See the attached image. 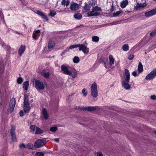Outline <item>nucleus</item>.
Listing matches in <instances>:
<instances>
[{
    "label": "nucleus",
    "instance_id": "1",
    "mask_svg": "<svg viewBox=\"0 0 156 156\" xmlns=\"http://www.w3.org/2000/svg\"><path fill=\"white\" fill-rule=\"evenodd\" d=\"M33 84H35L34 87L38 90H44L45 86L46 85V83L42 81L34 79Z\"/></svg>",
    "mask_w": 156,
    "mask_h": 156
},
{
    "label": "nucleus",
    "instance_id": "2",
    "mask_svg": "<svg viewBox=\"0 0 156 156\" xmlns=\"http://www.w3.org/2000/svg\"><path fill=\"white\" fill-rule=\"evenodd\" d=\"M101 11V8L98 6L93 7L92 9V11L88 12V16H98L100 14Z\"/></svg>",
    "mask_w": 156,
    "mask_h": 156
},
{
    "label": "nucleus",
    "instance_id": "3",
    "mask_svg": "<svg viewBox=\"0 0 156 156\" xmlns=\"http://www.w3.org/2000/svg\"><path fill=\"white\" fill-rule=\"evenodd\" d=\"M24 109L25 112L28 113L29 112L30 108L29 106V104L28 101V97L27 94H25L24 97Z\"/></svg>",
    "mask_w": 156,
    "mask_h": 156
},
{
    "label": "nucleus",
    "instance_id": "4",
    "mask_svg": "<svg viewBox=\"0 0 156 156\" xmlns=\"http://www.w3.org/2000/svg\"><path fill=\"white\" fill-rule=\"evenodd\" d=\"M91 95L94 98H96L98 96L97 84L95 82H94L91 85Z\"/></svg>",
    "mask_w": 156,
    "mask_h": 156
},
{
    "label": "nucleus",
    "instance_id": "5",
    "mask_svg": "<svg viewBox=\"0 0 156 156\" xmlns=\"http://www.w3.org/2000/svg\"><path fill=\"white\" fill-rule=\"evenodd\" d=\"M16 104V100L14 98H12L10 100L9 108L7 111L8 114H11L14 110Z\"/></svg>",
    "mask_w": 156,
    "mask_h": 156
},
{
    "label": "nucleus",
    "instance_id": "6",
    "mask_svg": "<svg viewBox=\"0 0 156 156\" xmlns=\"http://www.w3.org/2000/svg\"><path fill=\"white\" fill-rule=\"evenodd\" d=\"M77 75V71L74 69L69 70V80L70 81H73Z\"/></svg>",
    "mask_w": 156,
    "mask_h": 156
},
{
    "label": "nucleus",
    "instance_id": "7",
    "mask_svg": "<svg viewBox=\"0 0 156 156\" xmlns=\"http://www.w3.org/2000/svg\"><path fill=\"white\" fill-rule=\"evenodd\" d=\"M156 76V68L153 69L146 76L145 79L146 80H152L154 79Z\"/></svg>",
    "mask_w": 156,
    "mask_h": 156
},
{
    "label": "nucleus",
    "instance_id": "8",
    "mask_svg": "<svg viewBox=\"0 0 156 156\" xmlns=\"http://www.w3.org/2000/svg\"><path fill=\"white\" fill-rule=\"evenodd\" d=\"M79 51H82L85 54L87 55L89 52V48L83 44H78Z\"/></svg>",
    "mask_w": 156,
    "mask_h": 156
},
{
    "label": "nucleus",
    "instance_id": "9",
    "mask_svg": "<svg viewBox=\"0 0 156 156\" xmlns=\"http://www.w3.org/2000/svg\"><path fill=\"white\" fill-rule=\"evenodd\" d=\"M45 145V141L41 139H39L37 140L34 143V146L37 148L43 146Z\"/></svg>",
    "mask_w": 156,
    "mask_h": 156
},
{
    "label": "nucleus",
    "instance_id": "10",
    "mask_svg": "<svg viewBox=\"0 0 156 156\" xmlns=\"http://www.w3.org/2000/svg\"><path fill=\"white\" fill-rule=\"evenodd\" d=\"M155 14H156V8L145 12V16L146 17H149Z\"/></svg>",
    "mask_w": 156,
    "mask_h": 156
},
{
    "label": "nucleus",
    "instance_id": "11",
    "mask_svg": "<svg viewBox=\"0 0 156 156\" xmlns=\"http://www.w3.org/2000/svg\"><path fill=\"white\" fill-rule=\"evenodd\" d=\"M129 81L124 80L122 82V87L125 89L128 90L130 88L131 86L129 84Z\"/></svg>",
    "mask_w": 156,
    "mask_h": 156
},
{
    "label": "nucleus",
    "instance_id": "12",
    "mask_svg": "<svg viewBox=\"0 0 156 156\" xmlns=\"http://www.w3.org/2000/svg\"><path fill=\"white\" fill-rule=\"evenodd\" d=\"M35 13L46 21H48V19L47 16L42 12L39 10H37L35 12Z\"/></svg>",
    "mask_w": 156,
    "mask_h": 156
},
{
    "label": "nucleus",
    "instance_id": "13",
    "mask_svg": "<svg viewBox=\"0 0 156 156\" xmlns=\"http://www.w3.org/2000/svg\"><path fill=\"white\" fill-rule=\"evenodd\" d=\"M130 74L129 70L126 69L125 70V74L124 77L125 78L124 80L126 81H129Z\"/></svg>",
    "mask_w": 156,
    "mask_h": 156
},
{
    "label": "nucleus",
    "instance_id": "14",
    "mask_svg": "<svg viewBox=\"0 0 156 156\" xmlns=\"http://www.w3.org/2000/svg\"><path fill=\"white\" fill-rule=\"evenodd\" d=\"M79 5L78 4L73 3L71 4L70 9L72 11H76L79 9Z\"/></svg>",
    "mask_w": 156,
    "mask_h": 156
},
{
    "label": "nucleus",
    "instance_id": "15",
    "mask_svg": "<svg viewBox=\"0 0 156 156\" xmlns=\"http://www.w3.org/2000/svg\"><path fill=\"white\" fill-rule=\"evenodd\" d=\"M26 47L25 45H21L18 54L20 56H21L22 54L24 53Z\"/></svg>",
    "mask_w": 156,
    "mask_h": 156
},
{
    "label": "nucleus",
    "instance_id": "16",
    "mask_svg": "<svg viewBox=\"0 0 156 156\" xmlns=\"http://www.w3.org/2000/svg\"><path fill=\"white\" fill-rule=\"evenodd\" d=\"M61 71L63 73L68 75V69L67 67L64 65H62L61 66Z\"/></svg>",
    "mask_w": 156,
    "mask_h": 156
},
{
    "label": "nucleus",
    "instance_id": "17",
    "mask_svg": "<svg viewBox=\"0 0 156 156\" xmlns=\"http://www.w3.org/2000/svg\"><path fill=\"white\" fill-rule=\"evenodd\" d=\"M91 6V5H90V4L89 5L86 3L85 5L83 7V11L84 12H86L90 9Z\"/></svg>",
    "mask_w": 156,
    "mask_h": 156
},
{
    "label": "nucleus",
    "instance_id": "18",
    "mask_svg": "<svg viewBox=\"0 0 156 156\" xmlns=\"http://www.w3.org/2000/svg\"><path fill=\"white\" fill-rule=\"evenodd\" d=\"M146 5V3H138L135 6V8L136 10H137L139 9L144 8Z\"/></svg>",
    "mask_w": 156,
    "mask_h": 156
},
{
    "label": "nucleus",
    "instance_id": "19",
    "mask_svg": "<svg viewBox=\"0 0 156 156\" xmlns=\"http://www.w3.org/2000/svg\"><path fill=\"white\" fill-rule=\"evenodd\" d=\"M128 4V0H124L120 2V7L122 8H124Z\"/></svg>",
    "mask_w": 156,
    "mask_h": 156
},
{
    "label": "nucleus",
    "instance_id": "20",
    "mask_svg": "<svg viewBox=\"0 0 156 156\" xmlns=\"http://www.w3.org/2000/svg\"><path fill=\"white\" fill-rule=\"evenodd\" d=\"M42 114L45 119H47L48 118V115L46 109L43 108L42 111Z\"/></svg>",
    "mask_w": 156,
    "mask_h": 156
},
{
    "label": "nucleus",
    "instance_id": "21",
    "mask_svg": "<svg viewBox=\"0 0 156 156\" xmlns=\"http://www.w3.org/2000/svg\"><path fill=\"white\" fill-rule=\"evenodd\" d=\"M96 109V107H94L88 106L85 107L84 109V110H86L88 111H92L95 110Z\"/></svg>",
    "mask_w": 156,
    "mask_h": 156
},
{
    "label": "nucleus",
    "instance_id": "22",
    "mask_svg": "<svg viewBox=\"0 0 156 156\" xmlns=\"http://www.w3.org/2000/svg\"><path fill=\"white\" fill-rule=\"evenodd\" d=\"M29 82L28 81L24 82L23 84V88L26 90H27Z\"/></svg>",
    "mask_w": 156,
    "mask_h": 156
},
{
    "label": "nucleus",
    "instance_id": "23",
    "mask_svg": "<svg viewBox=\"0 0 156 156\" xmlns=\"http://www.w3.org/2000/svg\"><path fill=\"white\" fill-rule=\"evenodd\" d=\"M74 17L76 20H80L82 18V16L79 13H77L74 15Z\"/></svg>",
    "mask_w": 156,
    "mask_h": 156
},
{
    "label": "nucleus",
    "instance_id": "24",
    "mask_svg": "<svg viewBox=\"0 0 156 156\" xmlns=\"http://www.w3.org/2000/svg\"><path fill=\"white\" fill-rule=\"evenodd\" d=\"M138 69L139 73L142 72L143 71V66L141 62H139V63Z\"/></svg>",
    "mask_w": 156,
    "mask_h": 156
},
{
    "label": "nucleus",
    "instance_id": "25",
    "mask_svg": "<svg viewBox=\"0 0 156 156\" xmlns=\"http://www.w3.org/2000/svg\"><path fill=\"white\" fill-rule=\"evenodd\" d=\"M109 64L111 66H112L113 64H114L115 60L113 56L112 55H110L109 56Z\"/></svg>",
    "mask_w": 156,
    "mask_h": 156
},
{
    "label": "nucleus",
    "instance_id": "26",
    "mask_svg": "<svg viewBox=\"0 0 156 156\" xmlns=\"http://www.w3.org/2000/svg\"><path fill=\"white\" fill-rule=\"evenodd\" d=\"M42 75L45 78H48L49 76V73L48 72H47L43 70L41 72Z\"/></svg>",
    "mask_w": 156,
    "mask_h": 156
},
{
    "label": "nucleus",
    "instance_id": "27",
    "mask_svg": "<svg viewBox=\"0 0 156 156\" xmlns=\"http://www.w3.org/2000/svg\"><path fill=\"white\" fill-rule=\"evenodd\" d=\"M61 4L64 7L66 6L67 7L68 5V0H62Z\"/></svg>",
    "mask_w": 156,
    "mask_h": 156
},
{
    "label": "nucleus",
    "instance_id": "28",
    "mask_svg": "<svg viewBox=\"0 0 156 156\" xmlns=\"http://www.w3.org/2000/svg\"><path fill=\"white\" fill-rule=\"evenodd\" d=\"M30 131L33 133H35L36 129V126L31 125L30 127Z\"/></svg>",
    "mask_w": 156,
    "mask_h": 156
},
{
    "label": "nucleus",
    "instance_id": "29",
    "mask_svg": "<svg viewBox=\"0 0 156 156\" xmlns=\"http://www.w3.org/2000/svg\"><path fill=\"white\" fill-rule=\"evenodd\" d=\"M54 46V44L52 43V42L50 41L48 44V48L50 49L53 48Z\"/></svg>",
    "mask_w": 156,
    "mask_h": 156
},
{
    "label": "nucleus",
    "instance_id": "30",
    "mask_svg": "<svg viewBox=\"0 0 156 156\" xmlns=\"http://www.w3.org/2000/svg\"><path fill=\"white\" fill-rule=\"evenodd\" d=\"M15 127L14 126H12L10 130V134L11 135H15Z\"/></svg>",
    "mask_w": 156,
    "mask_h": 156
},
{
    "label": "nucleus",
    "instance_id": "31",
    "mask_svg": "<svg viewBox=\"0 0 156 156\" xmlns=\"http://www.w3.org/2000/svg\"><path fill=\"white\" fill-rule=\"evenodd\" d=\"M122 49L124 51H127L129 49V47L128 44H125L122 46Z\"/></svg>",
    "mask_w": 156,
    "mask_h": 156
},
{
    "label": "nucleus",
    "instance_id": "32",
    "mask_svg": "<svg viewBox=\"0 0 156 156\" xmlns=\"http://www.w3.org/2000/svg\"><path fill=\"white\" fill-rule=\"evenodd\" d=\"M80 61V58L78 56H75L74 57L73 59V62L74 63H78Z\"/></svg>",
    "mask_w": 156,
    "mask_h": 156
},
{
    "label": "nucleus",
    "instance_id": "33",
    "mask_svg": "<svg viewBox=\"0 0 156 156\" xmlns=\"http://www.w3.org/2000/svg\"><path fill=\"white\" fill-rule=\"evenodd\" d=\"M35 134H40L42 133V131L39 127L36 126Z\"/></svg>",
    "mask_w": 156,
    "mask_h": 156
},
{
    "label": "nucleus",
    "instance_id": "34",
    "mask_svg": "<svg viewBox=\"0 0 156 156\" xmlns=\"http://www.w3.org/2000/svg\"><path fill=\"white\" fill-rule=\"evenodd\" d=\"M122 12L120 10L119 11H117L116 12L114 13L113 15V17H116L119 16V15L121 13H122Z\"/></svg>",
    "mask_w": 156,
    "mask_h": 156
},
{
    "label": "nucleus",
    "instance_id": "35",
    "mask_svg": "<svg viewBox=\"0 0 156 156\" xmlns=\"http://www.w3.org/2000/svg\"><path fill=\"white\" fill-rule=\"evenodd\" d=\"M56 14V12L55 11L51 10L49 14V16L51 17H54Z\"/></svg>",
    "mask_w": 156,
    "mask_h": 156
},
{
    "label": "nucleus",
    "instance_id": "36",
    "mask_svg": "<svg viewBox=\"0 0 156 156\" xmlns=\"http://www.w3.org/2000/svg\"><path fill=\"white\" fill-rule=\"evenodd\" d=\"M82 92L83 96L86 97L87 95V92L86 91V89L85 88L83 89L82 90Z\"/></svg>",
    "mask_w": 156,
    "mask_h": 156
},
{
    "label": "nucleus",
    "instance_id": "37",
    "mask_svg": "<svg viewBox=\"0 0 156 156\" xmlns=\"http://www.w3.org/2000/svg\"><path fill=\"white\" fill-rule=\"evenodd\" d=\"M99 40V38L98 36H93L92 37V41L95 42L98 41Z\"/></svg>",
    "mask_w": 156,
    "mask_h": 156
},
{
    "label": "nucleus",
    "instance_id": "38",
    "mask_svg": "<svg viewBox=\"0 0 156 156\" xmlns=\"http://www.w3.org/2000/svg\"><path fill=\"white\" fill-rule=\"evenodd\" d=\"M57 129V128L56 126L51 127L50 129V131L53 132H55Z\"/></svg>",
    "mask_w": 156,
    "mask_h": 156
},
{
    "label": "nucleus",
    "instance_id": "39",
    "mask_svg": "<svg viewBox=\"0 0 156 156\" xmlns=\"http://www.w3.org/2000/svg\"><path fill=\"white\" fill-rule=\"evenodd\" d=\"M44 154L43 152H36L35 154V156H43Z\"/></svg>",
    "mask_w": 156,
    "mask_h": 156
},
{
    "label": "nucleus",
    "instance_id": "40",
    "mask_svg": "<svg viewBox=\"0 0 156 156\" xmlns=\"http://www.w3.org/2000/svg\"><path fill=\"white\" fill-rule=\"evenodd\" d=\"M84 107L81 106H76L75 107V109H79L80 110H84Z\"/></svg>",
    "mask_w": 156,
    "mask_h": 156
},
{
    "label": "nucleus",
    "instance_id": "41",
    "mask_svg": "<svg viewBox=\"0 0 156 156\" xmlns=\"http://www.w3.org/2000/svg\"><path fill=\"white\" fill-rule=\"evenodd\" d=\"M156 34V29H154L153 30L152 32L150 33V36L151 37L155 35Z\"/></svg>",
    "mask_w": 156,
    "mask_h": 156
},
{
    "label": "nucleus",
    "instance_id": "42",
    "mask_svg": "<svg viewBox=\"0 0 156 156\" xmlns=\"http://www.w3.org/2000/svg\"><path fill=\"white\" fill-rule=\"evenodd\" d=\"M27 147L28 149H32L33 148L34 146L33 144L29 143L27 144Z\"/></svg>",
    "mask_w": 156,
    "mask_h": 156
},
{
    "label": "nucleus",
    "instance_id": "43",
    "mask_svg": "<svg viewBox=\"0 0 156 156\" xmlns=\"http://www.w3.org/2000/svg\"><path fill=\"white\" fill-rule=\"evenodd\" d=\"M23 79L21 77H19L17 80V83L19 84H21V83H22L23 82Z\"/></svg>",
    "mask_w": 156,
    "mask_h": 156
},
{
    "label": "nucleus",
    "instance_id": "44",
    "mask_svg": "<svg viewBox=\"0 0 156 156\" xmlns=\"http://www.w3.org/2000/svg\"><path fill=\"white\" fill-rule=\"evenodd\" d=\"M12 137V141L15 142L16 141V135H11Z\"/></svg>",
    "mask_w": 156,
    "mask_h": 156
},
{
    "label": "nucleus",
    "instance_id": "45",
    "mask_svg": "<svg viewBox=\"0 0 156 156\" xmlns=\"http://www.w3.org/2000/svg\"><path fill=\"white\" fill-rule=\"evenodd\" d=\"M78 47V44H74L73 45H70L69 47V49H73L76 48Z\"/></svg>",
    "mask_w": 156,
    "mask_h": 156
},
{
    "label": "nucleus",
    "instance_id": "46",
    "mask_svg": "<svg viewBox=\"0 0 156 156\" xmlns=\"http://www.w3.org/2000/svg\"><path fill=\"white\" fill-rule=\"evenodd\" d=\"M68 11V8L67 7H66V8H64L62 10V12L64 13H67Z\"/></svg>",
    "mask_w": 156,
    "mask_h": 156
},
{
    "label": "nucleus",
    "instance_id": "47",
    "mask_svg": "<svg viewBox=\"0 0 156 156\" xmlns=\"http://www.w3.org/2000/svg\"><path fill=\"white\" fill-rule=\"evenodd\" d=\"M139 73H140L139 72V73H138V74H137L136 71H134L132 73V74L135 77H136V76H138L139 74Z\"/></svg>",
    "mask_w": 156,
    "mask_h": 156
},
{
    "label": "nucleus",
    "instance_id": "48",
    "mask_svg": "<svg viewBox=\"0 0 156 156\" xmlns=\"http://www.w3.org/2000/svg\"><path fill=\"white\" fill-rule=\"evenodd\" d=\"M37 34H36L34 33L32 35L33 38L34 39L36 40L37 39Z\"/></svg>",
    "mask_w": 156,
    "mask_h": 156
},
{
    "label": "nucleus",
    "instance_id": "49",
    "mask_svg": "<svg viewBox=\"0 0 156 156\" xmlns=\"http://www.w3.org/2000/svg\"><path fill=\"white\" fill-rule=\"evenodd\" d=\"M134 55L132 54H130L128 57V59L130 60H131L134 58Z\"/></svg>",
    "mask_w": 156,
    "mask_h": 156
},
{
    "label": "nucleus",
    "instance_id": "50",
    "mask_svg": "<svg viewBox=\"0 0 156 156\" xmlns=\"http://www.w3.org/2000/svg\"><path fill=\"white\" fill-rule=\"evenodd\" d=\"M0 44L2 46V47H3L4 48H5V47L7 45L4 42H1L0 43Z\"/></svg>",
    "mask_w": 156,
    "mask_h": 156
},
{
    "label": "nucleus",
    "instance_id": "51",
    "mask_svg": "<svg viewBox=\"0 0 156 156\" xmlns=\"http://www.w3.org/2000/svg\"><path fill=\"white\" fill-rule=\"evenodd\" d=\"M25 147H26L25 145L23 143L19 145V147L21 149L23 148H25Z\"/></svg>",
    "mask_w": 156,
    "mask_h": 156
},
{
    "label": "nucleus",
    "instance_id": "52",
    "mask_svg": "<svg viewBox=\"0 0 156 156\" xmlns=\"http://www.w3.org/2000/svg\"><path fill=\"white\" fill-rule=\"evenodd\" d=\"M151 98L152 100H155L156 99V96L154 95H151Z\"/></svg>",
    "mask_w": 156,
    "mask_h": 156
},
{
    "label": "nucleus",
    "instance_id": "53",
    "mask_svg": "<svg viewBox=\"0 0 156 156\" xmlns=\"http://www.w3.org/2000/svg\"><path fill=\"white\" fill-rule=\"evenodd\" d=\"M96 156H103V155L101 152H98Z\"/></svg>",
    "mask_w": 156,
    "mask_h": 156
},
{
    "label": "nucleus",
    "instance_id": "54",
    "mask_svg": "<svg viewBox=\"0 0 156 156\" xmlns=\"http://www.w3.org/2000/svg\"><path fill=\"white\" fill-rule=\"evenodd\" d=\"M20 115L21 116H23V111L21 110L19 113Z\"/></svg>",
    "mask_w": 156,
    "mask_h": 156
},
{
    "label": "nucleus",
    "instance_id": "55",
    "mask_svg": "<svg viewBox=\"0 0 156 156\" xmlns=\"http://www.w3.org/2000/svg\"><path fill=\"white\" fill-rule=\"evenodd\" d=\"M41 31L39 30H37L35 31L34 32L36 34H39L40 33Z\"/></svg>",
    "mask_w": 156,
    "mask_h": 156
},
{
    "label": "nucleus",
    "instance_id": "56",
    "mask_svg": "<svg viewBox=\"0 0 156 156\" xmlns=\"http://www.w3.org/2000/svg\"><path fill=\"white\" fill-rule=\"evenodd\" d=\"M5 48L7 49V50H9L10 49V47L9 45H7Z\"/></svg>",
    "mask_w": 156,
    "mask_h": 156
},
{
    "label": "nucleus",
    "instance_id": "57",
    "mask_svg": "<svg viewBox=\"0 0 156 156\" xmlns=\"http://www.w3.org/2000/svg\"><path fill=\"white\" fill-rule=\"evenodd\" d=\"M59 139L58 138H55L53 139V140H54L55 141L57 142H59Z\"/></svg>",
    "mask_w": 156,
    "mask_h": 156
},
{
    "label": "nucleus",
    "instance_id": "58",
    "mask_svg": "<svg viewBox=\"0 0 156 156\" xmlns=\"http://www.w3.org/2000/svg\"><path fill=\"white\" fill-rule=\"evenodd\" d=\"M130 12V11H125V12L126 13V14H127V13H129Z\"/></svg>",
    "mask_w": 156,
    "mask_h": 156
},
{
    "label": "nucleus",
    "instance_id": "59",
    "mask_svg": "<svg viewBox=\"0 0 156 156\" xmlns=\"http://www.w3.org/2000/svg\"><path fill=\"white\" fill-rule=\"evenodd\" d=\"M15 33H16V34H20L19 32H17V31H16V32H15Z\"/></svg>",
    "mask_w": 156,
    "mask_h": 156
},
{
    "label": "nucleus",
    "instance_id": "60",
    "mask_svg": "<svg viewBox=\"0 0 156 156\" xmlns=\"http://www.w3.org/2000/svg\"><path fill=\"white\" fill-rule=\"evenodd\" d=\"M154 133L155 134H156V131H154Z\"/></svg>",
    "mask_w": 156,
    "mask_h": 156
},
{
    "label": "nucleus",
    "instance_id": "61",
    "mask_svg": "<svg viewBox=\"0 0 156 156\" xmlns=\"http://www.w3.org/2000/svg\"><path fill=\"white\" fill-rule=\"evenodd\" d=\"M103 63L104 64H106V62H105V61H104L103 62Z\"/></svg>",
    "mask_w": 156,
    "mask_h": 156
},
{
    "label": "nucleus",
    "instance_id": "62",
    "mask_svg": "<svg viewBox=\"0 0 156 156\" xmlns=\"http://www.w3.org/2000/svg\"><path fill=\"white\" fill-rule=\"evenodd\" d=\"M64 53V52H63V53L62 54V56L63 55V54Z\"/></svg>",
    "mask_w": 156,
    "mask_h": 156
},
{
    "label": "nucleus",
    "instance_id": "63",
    "mask_svg": "<svg viewBox=\"0 0 156 156\" xmlns=\"http://www.w3.org/2000/svg\"><path fill=\"white\" fill-rule=\"evenodd\" d=\"M154 1H156V0H153Z\"/></svg>",
    "mask_w": 156,
    "mask_h": 156
},
{
    "label": "nucleus",
    "instance_id": "64",
    "mask_svg": "<svg viewBox=\"0 0 156 156\" xmlns=\"http://www.w3.org/2000/svg\"><path fill=\"white\" fill-rule=\"evenodd\" d=\"M1 65V63L0 62V65Z\"/></svg>",
    "mask_w": 156,
    "mask_h": 156
}]
</instances>
